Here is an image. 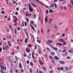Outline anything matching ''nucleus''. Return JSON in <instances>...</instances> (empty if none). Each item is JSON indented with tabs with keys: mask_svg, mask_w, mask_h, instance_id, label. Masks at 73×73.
I'll list each match as a JSON object with an SVG mask.
<instances>
[{
	"mask_svg": "<svg viewBox=\"0 0 73 73\" xmlns=\"http://www.w3.org/2000/svg\"><path fill=\"white\" fill-rule=\"evenodd\" d=\"M19 7H17L16 8V10L17 11H19Z\"/></svg>",
	"mask_w": 73,
	"mask_h": 73,
	"instance_id": "obj_60",
	"label": "nucleus"
},
{
	"mask_svg": "<svg viewBox=\"0 0 73 73\" xmlns=\"http://www.w3.org/2000/svg\"><path fill=\"white\" fill-rule=\"evenodd\" d=\"M65 34H62V37H64V36H65Z\"/></svg>",
	"mask_w": 73,
	"mask_h": 73,
	"instance_id": "obj_53",
	"label": "nucleus"
},
{
	"mask_svg": "<svg viewBox=\"0 0 73 73\" xmlns=\"http://www.w3.org/2000/svg\"><path fill=\"white\" fill-rule=\"evenodd\" d=\"M39 73H43L42 72V71H39Z\"/></svg>",
	"mask_w": 73,
	"mask_h": 73,
	"instance_id": "obj_62",
	"label": "nucleus"
},
{
	"mask_svg": "<svg viewBox=\"0 0 73 73\" xmlns=\"http://www.w3.org/2000/svg\"><path fill=\"white\" fill-rule=\"evenodd\" d=\"M46 14H48V10L46 11Z\"/></svg>",
	"mask_w": 73,
	"mask_h": 73,
	"instance_id": "obj_50",
	"label": "nucleus"
},
{
	"mask_svg": "<svg viewBox=\"0 0 73 73\" xmlns=\"http://www.w3.org/2000/svg\"><path fill=\"white\" fill-rule=\"evenodd\" d=\"M65 68H66V70H67V71H68V68L67 66H65Z\"/></svg>",
	"mask_w": 73,
	"mask_h": 73,
	"instance_id": "obj_23",
	"label": "nucleus"
},
{
	"mask_svg": "<svg viewBox=\"0 0 73 73\" xmlns=\"http://www.w3.org/2000/svg\"><path fill=\"white\" fill-rule=\"evenodd\" d=\"M21 71L22 72H24V70H23V69H21Z\"/></svg>",
	"mask_w": 73,
	"mask_h": 73,
	"instance_id": "obj_58",
	"label": "nucleus"
},
{
	"mask_svg": "<svg viewBox=\"0 0 73 73\" xmlns=\"http://www.w3.org/2000/svg\"><path fill=\"white\" fill-rule=\"evenodd\" d=\"M9 47V46H6L5 47V50H7V49H8V48Z\"/></svg>",
	"mask_w": 73,
	"mask_h": 73,
	"instance_id": "obj_19",
	"label": "nucleus"
},
{
	"mask_svg": "<svg viewBox=\"0 0 73 73\" xmlns=\"http://www.w3.org/2000/svg\"><path fill=\"white\" fill-rule=\"evenodd\" d=\"M27 64H29V60L27 61Z\"/></svg>",
	"mask_w": 73,
	"mask_h": 73,
	"instance_id": "obj_40",
	"label": "nucleus"
},
{
	"mask_svg": "<svg viewBox=\"0 0 73 73\" xmlns=\"http://www.w3.org/2000/svg\"><path fill=\"white\" fill-rule=\"evenodd\" d=\"M31 47H32V44H28V47L29 48H31Z\"/></svg>",
	"mask_w": 73,
	"mask_h": 73,
	"instance_id": "obj_13",
	"label": "nucleus"
},
{
	"mask_svg": "<svg viewBox=\"0 0 73 73\" xmlns=\"http://www.w3.org/2000/svg\"><path fill=\"white\" fill-rule=\"evenodd\" d=\"M13 21H14V23L15 24V26H16L17 25V21L15 20V19H14Z\"/></svg>",
	"mask_w": 73,
	"mask_h": 73,
	"instance_id": "obj_6",
	"label": "nucleus"
},
{
	"mask_svg": "<svg viewBox=\"0 0 73 73\" xmlns=\"http://www.w3.org/2000/svg\"><path fill=\"white\" fill-rule=\"evenodd\" d=\"M27 41H28V38H26L25 40V43H27Z\"/></svg>",
	"mask_w": 73,
	"mask_h": 73,
	"instance_id": "obj_14",
	"label": "nucleus"
},
{
	"mask_svg": "<svg viewBox=\"0 0 73 73\" xmlns=\"http://www.w3.org/2000/svg\"><path fill=\"white\" fill-rule=\"evenodd\" d=\"M51 61H52V62L53 63H54L55 61H54V60H51Z\"/></svg>",
	"mask_w": 73,
	"mask_h": 73,
	"instance_id": "obj_45",
	"label": "nucleus"
},
{
	"mask_svg": "<svg viewBox=\"0 0 73 73\" xmlns=\"http://www.w3.org/2000/svg\"><path fill=\"white\" fill-rule=\"evenodd\" d=\"M32 16V14H31V13H29V14L28 15V16L29 17H30V16Z\"/></svg>",
	"mask_w": 73,
	"mask_h": 73,
	"instance_id": "obj_25",
	"label": "nucleus"
},
{
	"mask_svg": "<svg viewBox=\"0 0 73 73\" xmlns=\"http://www.w3.org/2000/svg\"><path fill=\"white\" fill-rule=\"evenodd\" d=\"M37 42H38V43H39V44H40V43H41V40H39V41L38 40H37Z\"/></svg>",
	"mask_w": 73,
	"mask_h": 73,
	"instance_id": "obj_28",
	"label": "nucleus"
},
{
	"mask_svg": "<svg viewBox=\"0 0 73 73\" xmlns=\"http://www.w3.org/2000/svg\"><path fill=\"white\" fill-rule=\"evenodd\" d=\"M50 29H49L47 31V32L49 33V32H50Z\"/></svg>",
	"mask_w": 73,
	"mask_h": 73,
	"instance_id": "obj_59",
	"label": "nucleus"
},
{
	"mask_svg": "<svg viewBox=\"0 0 73 73\" xmlns=\"http://www.w3.org/2000/svg\"><path fill=\"white\" fill-rule=\"evenodd\" d=\"M1 13L2 14H4V12L3 11H1Z\"/></svg>",
	"mask_w": 73,
	"mask_h": 73,
	"instance_id": "obj_55",
	"label": "nucleus"
},
{
	"mask_svg": "<svg viewBox=\"0 0 73 73\" xmlns=\"http://www.w3.org/2000/svg\"><path fill=\"white\" fill-rule=\"evenodd\" d=\"M44 6H45V7L46 8H48V9H49V7H48V6H46V5H44Z\"/></svg>",
	"mask_w": 73,
	"mask_h": 73,
	"instance_id": "obj_27",
	"label": "nucleus"
},
{
	"mask_svg": "<svg viewBox=\"0 0 73 73\" xmlns=\"http://www.w3.org/2000/svg\"><path fill=\"white\" fill-rule=\"evenodd\" d=\"M39 54H41V50L40 49L39 50Z\"/></svg>",
	"mask_w": 73,
	"mask_h": 73,
	"instance_id": "obj_41",
	"label": "nucleus"
},
{
	"mask_svg": "<svg viewBox=\"0 0 73 73\" xmlns=\"http://www.w3.org/2000/svg\"><path fill=\"white\" fill-rule=\"evenodd\" d=\"M54 57V59L56 60H59V58L57 57L56 56H55Z\"/></svg>",
	"mask_w": 73,
	"mask_h": 73,
	"instance_id": "obj_4",
	"label": "nucleus"
},
{
	"mask_svg": "<svg viewBox=\"0 0 73 73\" xmlns=\"http://www.w3.org/2000/svg\"><path fill=\"white\" fill-rule=\"evenodd\" d=\"M54 49H55V50H57V48L56 47H55L54 48Z\"/></svg>",
	"mask_w": 73,
	"mask_h": 73,
	"instance_id": "obj_57",
	"label": "nucleus"
},
{
	"mask_svg": "<svg viewBox=\"0 0 73 73\" xmlns=\"http://www.w3.org/2000/svg\"><path fill=\"white\" fill-rule=\"evenodd\" d=\"M30 65L31 66H33V63L32 62H30Z\"/></svg>",
	"mask_w": 73,
	"mask_h": 73,
	"instance_id": "obj_30",
	"label": "nucleus"
},
{
	"mask_svg": "<svg viewBox=\"0 0 73 73\" xmlns=\"http://www.w3.org/2000/svg\"><path fill=\"white\" fill-rule=\"evenodd\" d=\"M24 56L25 57H27V54H24Z\"/></svg>",
	"mask_w": 73,
	"mask_h": 73,
	"instance_id": "obj_46",
	"label": "nucleus"
},
{
	"mask_svg": "<svg viewBox=\"0 0 73 73\" xmlns=\"http://www.w3.org/2000/svg\"><path fill=\"white\" fill-rule=\"evenodd\" d=\"M46 49H47V50H49V51H50V49L48 48V47H47Z\"/></svg>",
	"mask_w": 73,
	"mask_h": 73,
	"instance_id": "obj_51",
	"label": "nucleus"
},
{
	"mask_svg": "<svg viewBox=\"0 0 73 73\" xmlns=\"http://www.w3.org/2000/svg\"><path fill=\"white\" fill-rule=\"evenodd\" d=\"M47 17H46L45 18V21L46 23H47V21H48V19H47Z\"/></svg>",
	"mask_w": 73,
	"mask_h": 73,
	"instance_id": "obj_8",
	"label": "nucleus"
},
{
	"mask_svg": "<svg viewBox=\"0 0 73 73\" xmlns=\"http://www.w3.org/2000/svg\"><path fill=\"white\" fill-rule=\"evenodd\" d=\"M26 50L27 53H29L31 51V50L30 49V48L28 49V47H27L26 48Z\"/></svg>",
	"mask_w": 73,
	"mask_h": 73,
	"instance_id": "obj_2",
	"label": "nucleus"
},
{
	"mask_svg": "<svg viewBox=\"0 0 73 73\" xmlns=\"http://www.w3.org/2000/svg\"><path fill=\"white\" fill-rule=\"evenodd\" d=\"M10 20H11V18H9L8 19H7V21H10Z\"/></svg>",
	"mask_w": 73,
	"mask_h": 73,
	"instance_id": "obj_48",
	"label": "nucleus"
},
{
	"mask_svg": "<svg viewBox=\"0 0 73 73\" xmlns=\"http://www.w3.org/2000/svg\"><path fill=\"white\" fill-rule=\"evenodd\" d=\"M53 21V19H50L48 21V24H50V23H52Z\"/></svg>",
	"mask_w": 73,
	"mask_h": 73,
	"instance_id": "obj_5",
	"label": "nucleus"
},
{
	"mask_svg": "<svg viewBox=\"0 0 73 73\" xmlns=\"http://www.w3.org/2000/svg\"><path fill=\"white\" fill-rule=\"evenodd\" d=\"M60 34H61V33H57V35H60Z\"/></svg>",
	"mask_w": 73,
	"mask_h": 73,
	"instance_id": "obj_54",
	"label": "nucleus"
},
{
	"mask_svg": "<svg viewBox=\"0 0 73 73\" xmlns=\"http://www.w3.org/2000/svg\"><path fill=\"white\" fill-rule=\"evenodd\" d=\"M42 67L43 68V69H44V70H46V68H45L43 66H42Z\"/></svg>",
	"mask_w": 73,
	"mask_h": 73,
	"instance_id": "obj_36",
	"label": "nucleus"
},
{
	"mask_svg": "<svg viewBox=\"0 0 73 73\" xmlns=\"http://www.w3.org/2000/svg\"><path fill=\"white\" fill-rule=\"evenodd\" d=\"M54 27L56 29H58V27H57V25L55 24L54 25Z\"/></svg>",
	"mask_w": 73,
	"mask_h": 73,
	"instance_id": "obj_10",
	"label": "nucleus"
},
{
	"mask_svg": "<svg viewBox=\"0 0 73 73\" xmlns=\"http://www.w3.org/2000/svg\"><path fill=\"white\" fill-rule=\"evenodd\" d=\"M58 45L59 46H61V45H62V43H58Z\"/></svg>",
	"mask_w": 73,
	"mask_h": 73,
	"instance_id": "obj_34",
	"label": "nucleus"
},
{
	"mask_svg": "<svg viewBox=\"0 0 73 73\" xmlns=\"http://www.w3.org/2000/svg\"><path fill=\"white\" fill-rule=\"evenodd\" d=\"M29 6V9L30 11V12H32L33 11V9L32 8V7H31V3H29V4L28 5Z\"/></svg>",
	"mask_w": 73,
	"mask_h": 73,
	"instance_id": "obj_1",
	"label": "nucleus"
},
{
	"mask_svg": "<svg viewBox=\"0 0 73 73\" xmlns=\"http://www.w3.org/2000/svg\"><path fill=\"white\" fill-rule=\"evenodd\" d=\"M34 23V21H32L31 22V24L33 25H34V24H33Z\"/></svg>",
	"mask_w": 73,
	"mask_h": 73,
	"instance_id": "obj_20",
	"label": "nucleus"
},
{
	"mask_svg": "<svg viewBox=\"0 0 73 73\" xmlns=\"http://www.w3.org/2000/svg\"><path fill=\"white\" fill-rule=\"evenodd\" d=\"M32 5L33 6V7H34L35 8H36V5H35L34 4H33V5Z\"/></svg>",
	"mask_w": 73,
	"mask_h": 73,
	"instance_id": "obj_37",
	"label": "nucleus"
},
{
	"mask_svg": "<svg viewBox=\"0 0 73 73\" xmlns=\"http://www.w3.org/2000/svg\"><path fill=\"white\" fill-rule=\"evenodd\" d=\"M63 23H62H62H59V25L61 26V25H62V24Z\"/></svg>",
	"mask_w": 73,
	"mask_h": 73,
	"instance_id": "obj_42",
	"label": "nucleus"
},
{
	"mask_svg": "<svg viewBox=\"0 0 73 73\" xmlns=\"http://www.w3.org/2000/svg\"><path fill=\"white\" fill-rule=\"evenodd\" d=\"M30 72V73H32L33 72L32 71V70L31 68H30L29 69Z\"/></svg>",
	"mask_w": 73,
	"mask_h": 73,
	"instance_id": "obj_16",
	"label": "nucleus"
},
{
	"mask_svg": "<svg viewBox=\"0 0 73 73\" xmlns=\"http://www.w3.org/2000/svg\"><path fill=\"white\" fill-rule=\"evenodd\" d=\"M60 69L61 70H63V69H64V68L63 67H61L60 68Z\"/></svg>",
	"mask_w": 73,
	"mask_h": 73,
	"instance_id": "obj_24",
	"label": "nucleus"
},
{
	"mask_svg": "<svg viewBox=\"0 0 73 73\" xmlns=\"http://www.w3.org/2000/svg\"><path fill=\"white\" fill-rule=\"evenodd\" d=\"M16 29H15V31H14V33H15V34H16Z\"/></svg>",
	"mask_w": 73,
	"mask_h": 73,
	"instance_id": "obj_43",
	"label": "nucleus"
},
{
	"mask_svg": "<svg viewBox=\"0 0 73 73\" xmlns=\"http://www.w3.org/2000/svg\"><path fill=\"white\" fill-rule=\"evenodd\" d=\"M34 19H36V14H34Z\"/></svg>",
	"mask_w": 73,
	"mask_h": 73,
	"instance_id": "obj_29",
	"label": "nucleus"
},
{
	"mask_svg": "<svg viewBox=\"0 0 73 73\" xmlns=\"http://www.w3.org/2000/svg\"><path fill=\"white\" fill-rule=\"evenodd\" d=\"M0 72L1 73H5V71H4L3 73V70H2V69L0 70Z\"/></svg>",
	"mask_w": 73,
	"mask_h": 73,
	"instance_id": "obj_21",
	"label": "nucleus"
},
{
	"mask_svg": "<svg viewBox=\"0 0 73 73\" xmlns=\"http://www.w3.org/2000/svg\"><path fill=\"white\" fill-rule=\"evenodd\" d=\"M60 67H58L57 69L58 70V71H60Z\"/></svg>",
	"mask_w": 73,
	"mask_h": 73,
	"instance_id": "obj_44",
	"label": "nucleus"
},
{
	"mask_svg": "<svg viewBox=\"0 0 73 73\" xmlns=\"http://www.w3.org/2000/svg\"><path fill=\"white\" fill-rule=\"evenodd\" d=\"M67 59H70V57L69 56H67L66 57Z\"/></svg>",
	"mask_w": 73,
	"mask_h": 73,
	"instance_id": "obj_52",
	"label": "nucleus"
},
{
	"mask_svg": "<svg viewBox=\"0 0 73 73\" xmlns=\"http://www.w3.org/2000/svg\"><path fill=\"white\" fill-rule=\"evenodd\" d=\"M17 29L18 31H20V27H19L17 28Z\"/></svg>",
	"mask_w": 73,
	"mask_h": 73,
	"instance_id": "obj_49",
	"label": "nucleus"
},
{
	"mask_svg": "<svg viewBox=\"0 0 73 73\" xmlns=\"http://www.w3.org/2000/svg\"><path fill=\"white\" fill-rule=\"evenodd\" d=\"M47 44H49V43H50V44H51V43H52V40H48L47 42Z\"/></svg>",
	"mask_w": 73,
	"mask_h": 73,
	"instance_id": "obj_3",
	"label": "nucleus"
},
{
	"mask_svg": "<svg viewBox=\"0 0 73 73\" xmlns=\"http://www.w3.org/2000/svg\"><path fill=\"white\" fill-rule=\"evenodd\" d=\"M15 71L16 72H19L18 70H17V69L15 70Z\"/></svg>",
	"mask_w": 73,
	"mask_h": 73,
	"instance_id": "obj_56",
	"label": "nucleus"
},
{
	"mask_svg": "<svg viewBox=\"0 0 73 73\" xmlns=\"http://www.w3.org/2000/svg\"><path fill=\"white\" fill-rule=\"evenodd\" d=\"M50 7H51V8H52V7L53 8H54V5L53 4H52V5H50Z\"/></svg>",
	"mask_w": 73,
	"mask_h": 73,
	"instance_id": "obj_17",
	"label": "nucleus"
},
{
	"mask_svg": "<svg viewBox=\"0 0 73 73\" xmlns=\"http://www.w3.org/2000/svg\"><path fill=\"white\" fill-rule=\"evenodd\" d=\"M54 7H55V8H56L57 7V5H56V3H54Z\"/></svg>",
	"mask_w": 73,
	"mask_h": 73,
	"instance_id": "obj_38",
	"label": "nucleus"
},
{
	"mask_svg": "<svg viewBox=\"0 0 73 73\" xmlns=\"http://www.w3.org/2000/svg\"><path fill=\"white\" fill-rule=\"evenodd\" d=\"M49 12H51V13H52V12H53V11L52 10L50 9L49 11Z\"/></svg>",
	"mask_w": 73,
	"mask_h": 73,
	"instance_id": "obj_32",
	"label": "nucleus"
},
{
	"mask_svg": "<svg viewBox=\"0 0 73 73\" xmlns=\"http://www.w3.org/2000/svg\"><path fill=\"white\" fill-rule=\"evenodd\" d=\"M64 9L66 11V10L67 8H66V6H64Z\"/></svg>",
	"mask_w": 73,
	"mask_h": 73,
	"instance_id": "obj_35",
	"label": "nucleus"
},
{
	"mask_svg": "<svg viewBox=\"0 0 73 73\" xmlns=\"http://www.w3.org/2000/svg\"><path fill=\"white\" fill-rule=\"evenodd\" d=\"M26 15L25 16H28V12H27V11H26Z\"/></svg>",
	"mask_w": 73,
	"mask_h": 73,
	"instance_id": "obj_22",
	"label": "nucleus"
},
{
	"mask_svg": "<svg viewBox=\"0 0 73 73\" xmlns=\"http://www.w3.org/2000/svg\"><path fill=\"white\" fill-rule=\"evenodd\" d=\"M71 52H73V49H71Z\"/></svg>",
	"mask_w": 73,
	"mask_h": 73,
	"instance_id": "obj_64",
	"label": "nucleus"
},
{
	"mask_svg": "<svg viewBox=\"0 0 73 73\" xmlns=\"http://www.w3.org/2000/svg\"><path fill=\"white\" fill-rule=\"evenodd\" d=\"M19 68L20 69H21V68H23V67L22 66V65H21V63H20L19 64Z\"/></svg>",
	"mask_w": 73,
	"mask_h": 73,
	"instance_id": "obj_7",
	"label": "nucleus"
},
{
	"mask_svg": "<svg viewBox=\"0 0 73 73\" xmlns=\"http://www.w3.org/2000/svg\"><path fill=\"white\" fill-rule=\"evenodd\" d=\"M1 68L2 69V70H4V66H2L1 65Z\"/></svg>",
	"mask_w": 73,
	"mask_h": 73,
	"instance_id": "obj_15",
	"label": "nucleus"
},
{
	"mask_svg": "<svg viewBox=\"0 0 73 73\" xmlns=\"http://www.w3.org/2000/svg\"><path fill=\"white\" fill-rule=\"evenodd\" d=\"M31 26L33 29H35V27H33L32 25H31Z\"/></svg>",
	"mask_w": 73,
	"mask_h": 73,
	"instance_id": "obj_31",
	"label": "nucleus"
},
{
	"mask_svg": "<svg viewBox=\"0 0 73 73\" xmlns=\"http://www.w3.org/2000/svg\"><path fill=\"white\" fill-rule=\"evenodd\" d=\"M25 27H26L27 25V22H25Z\"/></svg>",
	"mask_w": 73,
	"mask_h": 73,
	"instance_id": "obj_26",
	"label": "nucleus"
},
{
	"mask_svg": "<svg viewBox=\"0 0 73 73\" xmlns=\"http://www.w3.org/2000/svg\"><path fill=\"white\" fill-rule=\"evenodd\" d=\"M15 58L16 59V60L17 61L18 60H17V56H16L15 57Z\"/></svg>",
	"mask_w": 73,
	"mask_h": 73,
	"instance_id": "obj_47",
	"label": "nucleus"
},
{
	"mask_svg": "<svg viewBox=\"0 0 73 73\" xmlns=\"http://www.w3.org/2000/svg\"><path fill=\"white\" fill-rule=\"evenodd\" d=\"M63 44L64 45H66V42H64Z\"/></svg>",
	"mask_w": 73,
	"mask_h": 73,
	"instance_id": "obj_39",
	"label": "nucleus"
},
{
	"mask_svg": "<svg viewBox=\"0 0 73 73\" xmlns=\"http://www.w3.org/2000/svg\"><path fill=\"white\" fill-rule=\"evenodd\" d=\"M39 62L40 64L43 65V62H42V61L40 62V61H39Z\"/></svg>",
	"mask_w": 73,
	"mask_h": 73,
	"instance_id": "obj_18",
	"label": "nucleus"
},
{
	"mask_svg": "<svg viewBox=\"0 0 73 73\" xmlns=\"http://www.w3.org/2000/svg\"><path fill=\"white\" fill-rule=\"evenodd\" d=\"M64 62L62 60H61L59 61V63H60V64H64Z\"/></svg>",
	"mask_w": 73,
	"mask_h": 73,
	"instance_id": "obj_9",
	"label": "nucleus"
},
{
	"mask_svg": "<svg viewBox=\"0 0 73 73\" xmlns=\"http://www.w3.org/2000/svg\"><path fill=\"white\" fill-rule=\"evenodd\" d=\"M52 72H53V71H49V73H52Z\"/></svg>",
	"mask_w": 73,
	"mask_h": 73,
	"instance_id": "obj_63",
	"label": "nucleus"
},
{
	"mask_svg": "<svg viewBox=\"0 0 73 73\" xmlns=\"http://www.w3.org/2000/svg\"><path fill=\"white\" fill-rule=\"evenodd\" d=\"M50 54L51 55H52V56H54L55 55V53H54V52H50Z\"/></svg>",
	"mask_w": 73,
	"mask_h": 73,
	"instance_id": "obj_12",
	"label": "nucleus"
},
{
	"mask_svg": "<svg viewBox=\"0 0 73 73\" xmlns=\"http://www.w3.org/2000/svg\"><path fill=\"white\" fill-rule=\"evenodd\" d=\"M66 52V50H63L62 52Z\"/></svg>",
	"mask_w": 73,
	"mask_h": 73,
	"instance_id": "obj_61",
	"label": "nucleus"
},
{
	"mask_svg": "<svg viewBox=\"0 0 73 73\" xmlns=\"http://www.w3.org/2000/svg\"><path fill=\"white\" fill-rule=\"evenodd\" d=\"M13 17H14L13 20L15 18V20H16V21H17H17H19V20H18V19H17V17H16L15 16H14Z\"/></svg>",
	"mask_w": 73,
	"mask_h": 73,
	"instance_id": "obj_11",
	"label": "nucleus"
},
{
	"mask_svg": "<svg viewBox=\"0 0 73 73\" xmlns=\"http://www.w3.org/2000/svg\"><path fill=\"white\" fill-rule=\"evenodd\" d=\"M24 21H22V25H23V27H24Z\"/></svg>",
	"mask_w": 73,
	"mask_h": 73,
	"instance_id": "obj_33",
	"label": "nucleus"
}]
</instances>
